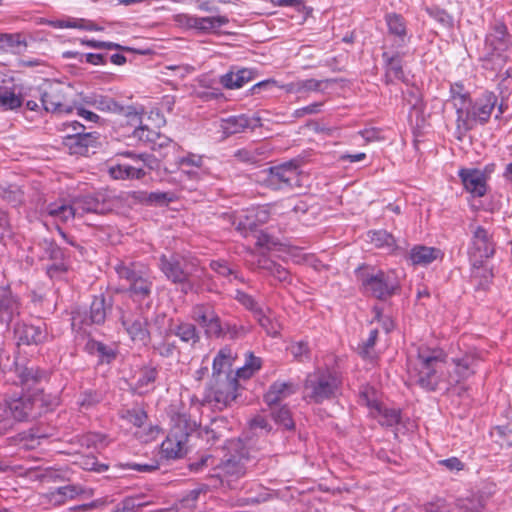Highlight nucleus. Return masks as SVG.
I'll return each instance as SVG.
<instances>
[{
    "label": "nucleus",
    "mask_w": 512,
    "mask_h": 512,
    "mask_svg": "<svg viewBox=\"0 0 512 512\" xmlns=\"http://www.w3.org/2000/svg\"><path fill=\"white\" fill-rule=\"evenodd\" d=\"M479 363L476 353H466L448 363L443 350L420 346L416 358L411 359V373L423 389L448 391L475 374Z\"/></svg>",
    "instance_id": "nucleus-1"
},
{
    "label": "nucleus",
    "mask_w": 512,
    "mask_h": 512,
    "mask_svg": "<svg viewBox=\"0 0 512 512\" xmlns=\"http://www.w3.org/2000/svg\"><path fill=\"white\" fill-rule=\"evenodd\" d=\"M512 46V36L503 23H495L487 33L480 50V61L485 69L500 71L508 60L507 52Z\"/></svg>",
    "instance_id": "nucleus-2"
},
{
    "label": "nucleus",
    "mask_w": 512,
    "mask_h": 512,
    "mask_svg": "<svg viewBox=\"0 0 512 512\" xmlns=\"http://www.w3.org/2000/svg\"><path fill=\"white\" fill-rule=\"evenodd\" d=\"M171 422L170 432L161 444V453L167 459H178L186 455L188 438L197 429L198 424L186 413L173 415Z\"/></svg>",
    "instance_id": "nucleus-3"
},
{
    "label": "nucleus",
    "mask_w": 512,
    "mask_h": 512,
    "mask_svg": "<svg viewBox=\"0 0 512 512\" xmlns=\"http://www.w3.org/2000/svg\"><path fill=\"white\" fill-rule=\"evenodd\" d=\"M340 379L329 369H317L309 373L303 386V398L308 402L321 403L336 396Z\"/></svg>",
    "instance_id": "nucleus-4"
},
{
    "label": "nucleus",
    "mask_w": 512,
    "mask_h": 512,
    "mask_svg": "<svg viewBox=\"0 0 512 512\" xmlns=\"http://www.w3.org/2000/svg\"><path fill=\"white\" fill-rule=\"evenodd\" d=\"M115 271L120 279L128 282V292L134 301H143L150 297L154 277L148 268L120 263Z\"/></svg>",
    "instance_id": "nucleus-5"
},
{
    "label": "nucleus",
    "mask_w": 512,
    "mask_h": 512,
    "mask_svg": "<svg viewBox=\"0 0 512 512\" xmlns=\"http://www.w3.org/2000/svg\"><path fill=\"white\" fill-rule=\"evenodd\" d=\"M236 359V354L231 348L224 347L220 349L213 360V372L212 378L219 379L223 376H234L232 371V365ZM261 367V360L252 354L249 357L243 367L237 368L235 377L239 378H250L257 370Z\"/></svg>",
    "instance_id": "nucleus-6"
},
{
    "label": "nucleus",
    "mask_w": 512,
    "mask_h": 512,
    "mask_svg": "<svg viewBox=\"0 0 512 512\" xmlns=\"http://www.w3.org/2000/svg\"><path fill=\"white\" fill-rule=\"evenodd\" d=\"M37 399L29 395H23L19 398L6 400L0 406V435L11 430L18 421H24L33 416Z\"/></svg>",
    "instance_id": "nucleus-7"
},
{
    "label": "nucleus",
    "mask_w": 512,
    "mask_h": 512,
    "mask_svg": "<svg viewBox=\"0 0 512 512\" xmlns=\"http://www.w3.org/2000/svg\"><path fill=\"white\" fill-rule=\"evenodd\" d=\"M194 263L178 254H163L159 258V269L166 278L175 284L182 285L185 293L192 288L190 276L194 272Z\"/></svg>",
    "instance_id": "nucleus-8"
},
{
    "label": "nucleus",
    "mask_w": 512,
    "mask_h": 512,
    "mask_svg": "<svg viewBox=\"0 0 512 512\" xmlns=\"http://www.w3.org/2000/svg\"><path fill=\"white\" fill-rule=\"evenodd\" d=\"M264 181L273 190H288L300 186L298 161L292 160L270 167Z\"/></svg>",
    "instance_id": "nucleus-9"
},
{
    "label": "nucleus",
    "mask_w": 512,
    "mask_h": 512,
    "mask_svg": "<svg viewBox=\"0 0 512 512\" xmlns=\"http://www.w3.org/2000/svg\"><path fill=\"white\" fill-rule=\"evenodd\" d=\"M121 155L133 158L135 162H142V165L132 166L128 164H115L109 166L108 173L115 180H139L146 175L144 167L151 170L157 167V160L150 154H135L133 152L126 151L121 153Z\"/></svg>",
    "instance_id": "nucleus-10"
},
{
    "label": "nucleus",
    "mask_w": 512,
    "mask_h": 512,
    "mask_svg": "<svg viewBox=\"0 0 512 512\" xmlns=\"http://www.w3.org/2000/svg\"><path fill=\"white\" fill-rule=\"evenodd\" d=\"M84 101L86 104L93 106L99 111L124 116L127 119V122L132 126H137V124L142 123V111L134 106H124L109 96L92 94L86 96Z\"/></svg>",
    "instance_id": "nucleus-11"
},
{
    "label": "nucleus",
    "mask_w": 512,
    "mask_h": 512,
    "mask_svg": "<svg viewBox=\"0 0 512 512\" xmlns=\"http://www.w3.org/2000/svg\"><path fill=\"white\" fill-rule=\"evenodd\" d=\"M359 402L369 409L371 417L382 426H394L400 421V411L383 406L377 399V392L372 387H364L359 394Z\"/></svg>",
    "instance_id": "nucleus-12"
},
{
    "label": "nucleus",
    "mask_w": 512,
    "mask_h": 512,
    "mask_svg": "<svg viewBox=\"0 0 512 512\" xmlns=\"http://www.w3.org/2000/svg\"><path fill=\"white\" fill-rule=\"evenodd\" d=\"M69 88L60 82L46 81L39 87L41 103L46 111L70 113L71 107L66 103Z\"/></svg>",
    "instance_id": "nucleus-13"
},
{
    "label": "nucleus",
    "mask_w": 512,
    "mask_h": 512,
    "mask_svg": "<svg viewBox=\"0 0 512 512\" xmlns=\"http://www.w3.org/2000/svg\"><path fill=\"white\" fill-rule=\"evenodd\" d=\"M362 285L366 292L378 299H386L390 297L399 287V283L394 273H385L383 271L367 275L362 279Z\"/></svg>",
    "instance_id": "nucleus-14"
},
{
    "label": "nucleus",
    "mask_w": 512,
    "mask_h": 512,
    "mask_svg": "<svg viewBox=\"0 0 512 512\" xmlns=\"http://www.w3.org/2000/svg\"><path fill=\"white\" fill-rule=\"evenodd\" d=\"M191 318L205 330V334L209 337H219L224 334L220 318L211 305L197 304L193 306Z\"/></svg>",
    "instance_id": "nucleus-15"
},
{
    "label": "nucleus",
    "mask_w": 512,
    "mask_h": 512,
    "mask_svg": "<svg viewBox=\"0 0 512 512\" xmlns=\"http://www.w3.org/2000/svg\"><path fill=\"white\" fill-rule=\"evenodd\" d=\"M247 457L243 455H232L216 466V476L221 483H226L230 488H235L233 482L237 481L246 474Z\"/></svg>",
    "instance_id": "nucleus-16"
},
{
    "label": "nucleus",
    "mask_w": 512,
    "mask_h": 512,
    "mask_svg": "<svg viewBox=\"0 0 512 512\" xmlns=\"http://www.w3.org/2000/svg\"><path fill=\"white\" fill-rule=\"evenodd\" d=\"M211 395L220 409L227 407L237 398L238 381L235 376H223L213 379Z\"/></svg>",
    "instance_id": "nucleus-17"
},
{
    "label": "nucleus",
    "mask_w": 512,
    "mask_h": 512,
    "mask_svg": "<svg viewBox=\"0 0 512 512\" xmlns=\"http://www.w3.org/2000/svg\"><path fill=\"white\" fill-rule=\"evenodd\" d=\"M75 131L74 134H66L64 136V145L69 149L70 154L84 155L88 152L89 147H93L96 141L95 136L91 133H84V126L73 121L68 125Z\"/></svg>",
    "instance_id": "nucleus-18"
},
{
    "label": "nucleus",
    "mask_w": 512,
    "mask_h": 512,
    "mask_svg": "<svg viewBox=\"0 0 512 512\" xmlns=\"http://www.w3.org/2000/svg\"><path fill=\"white\" fill-rule=\"evenodd\" d=\"M176 22L180 26L208 33L226 25L228 18L226 16L197 17L188 14H179L176 16Z\"/></svg>",
    "instance_id": "nucleus-19"
},
{
    "label": "nucleus",
    "mask_w": 512,
    "mask_h": 512,
    "mask_svg": "<svg viewBox=\"0 0 512 512\" xmlns=\"http://www.w3.org/2000/svg\"><path fill=\"white\" fill-rule=\"evenodd\" d=\"M74 208H76V216L82 217L86 213L106 214L113 209V205L102 195L98 196H82L73 200Z\"/></svg>",
    "instance_id": "nucleus-20"
},
{
    "label": "nucleus",
    "mask_w": 512,
    "mask_h": 512,
    "mask_svg": "<svg viewBox=\"0 0 512 512\" xmlns=\"http://www.w3.org/2000/svg\"><path fill=\"white\" fill-rule=\"evenodd\" d=\"M497 104V96L494 93L486 92L470 108L471 129L474 124H485L491 117L492 111Z\"/></svg>",
    "instance_id": "nucleus-21"
},
{
    "label": "nucleus",
    "mask_w": 512,
    "mask_h": 512,
    "mask_svg": "<svg viewBox=\"0 0 512 512\" xmlns=\"http://www.w3.org/2000/svg\"><path fill=\"white\" fill-rule=\"evenodd\" d=\"M121 321L122 325L133 341L141 342L143 344L147 342L149 339L147 321L142 315L138 313H123L121 316Z\"/></svg>",
    "instance_id": "nucleus-22"
},
{
    "label": "nucleus",
    "mask_w": 512,
    "mask_h": 512,
    "mask_svg": "<svg viewBox=\"0 0 512 512\" xmlns=\"http://www.w3.org/2000/svg\"><path fill=\"white\" fill-rule=\"evenodd\" d=\"M459 177L467 192L473 197H482L487 190L486 176L479 169H461Z\"/></svg>",
    "instance_id": "nucleus-23"
},
{
    "label": "nucleus",
    "mask_w": 512,
    "mask_h": 512,
    "mask_svg": "<svg viewBox=\"0 0 512 512\" xmlns=\"http://www.w3.org/2000/svg\"><path fill=\"white\" fill-rule=\"evenodd\" d=\"M14 334L18 345H39L48 338L45 328L26 323H18L14 328Z\"/></svg>",
    "instance_id": "nucleus-24"
},
{
    "label": "nucleus",
    "mask_w": 512,
    "mask_h": 512,
    "mask_svg": "<svg viewBox=\"0 0 512 512\" xmlns=\"http://www.w3.org/2000/svg\"><path fill=\"white\" fill-rule=\"evenodd\" d=\"M220 129L224 137L241 133L247 128L255 129L260 126V118H248L246 115L230 116L220 120Z\"/></svg>",
    "instance_id": "nucleus-25"
},
{
    "label": "nucleus",
    "mask_w": 512,
    "mask_h": 512,
    "mask_svg": "<svg viewBox=\"0 0 512 512\" xmlns=\"http://www.w3.org/2000/svg\"><path fill=\"white\" fill-rule=\"evenodd\" d=\"M21 304L10 289L0 290V322L9 325L20 314Z\"/></svg>",
    "instance_id": "nucleus-26"
},
{
    "label": "nucleus",
    "mask_w": 512,
    "mask_h": 512,
    "mask_svg": "<svg viewBox=\"0 0 512 512\" xmlns=\"http://www.w3.org/2000/svg\"><path fill=\"white\" fill-rule=\"evenodd\" d=\"M180 169V175L186 176L191 180H199L202 174L204 158L202 155L188 153L185 156L179 157L176 161Z\"/></svg>",
    "instance_id": "nucleus-27"
},
{
    "label": "nucleus",
    "mask_w": 512,
    "mask_h": 512,
    "mask_svg": "<svg viewBox=\"0 0 512 512\" xmlns=\"http://www.w3.org/2000/svg\"><path fill=\"white\" fill-rule=\"evenodd\" d=\"M91 494V490L84 489L80 485L69 484L49 492L46 497L48 502L52 505H61L66 501L75 499L81 495L90 496Z\"/></svg>",
    "instance_id": "nucleus-28"
},
{
    "label": "nucleus",
    "mask_w": 512,
    "mask_h": 512,
    "mask_svg": "<svg viewBox=\"0 0 512 512\" xmlns=\"http://www.w3.org/2000/svg\"><path fill=\"white\" fill-rule=\"evenodd\" d=\"M452 100L457 113V131L459 133H464L471 130V125L469 123L470 108L472 104L469 95L454 96V99Z\"/></svg>",
    "instance_id": "nucleus-29"
},
{
    "label": "nucleus",
    "mask_w": 512,
    "mask_h": 512,
    "mask_svg": "<svg viewBox=\"0 0 512 512\" xmlns=\"http://www.w3.org/2000/svg\"><path fill=\"white\" fill-rule=\"evenodd\" d=\"M297 391V386L292 382L276 381L274 382L264 396L265 402L269 405H275L286 399Z\"/></svg>",
    "instance_id": "nucleus-30"
},
{
    "label": "nucleus",
    "mask_w": 512,
    "mask_h": 512,
    "mask_svg": "<svg viewBox=\"0 0 512 512\" xmlns=\"http://www.w3.org/2000/svg\"><path fill=\"white\" fill-rule=\"evenodd\" d=\"M474 255L479 258H489L494 254V247L490 241V235L483 227L474 230L473 246Z\"/></svg>",
    "instance_id": "nucleus-31"
},
{
    "label": "nucleus",
    "mask_w": 512,
    "mask_h": 512,
    "mask_svg": "<svg viewBox=\"0 0 512 512\" xmlns=\"http://www.w3.org/2000/svg\"><path fill=\"white\" fill-rule=\"evenodd\" d=\"M255 267L267 275L273 276L281 283H290L291 281L290 273L284 267L264 255L257 258Z\"/></svg>",
    "instance_id": "nucleus-32"
},
{
    "label": "nucleus",
    "mask_w": 512,
    "mask_h": 512,
    "mask_svg": "<svg viewBox=\"0 0 512 512\" xmlns=\"http://www.w3.org/2000/svg\"><path fill=\"white\" fill-rule=\"evenodd\" d=\"M442 257V252L438 248L418 245L411 249L409 258L413 265L426 266Z\"/></svg>",
    "instance_id": "nucleus-33"
},
{
    "label": "nucleus",
    "mask_w": 512,
    "mask_h": 512,
    "mask_svg": "<svg viewBox=\"0 0 512 512\" xmlns=\"http://www.w3.org/2000/svg\"><path fill=\"white\" fill-rule=\"evenodd\" d=\"M138 126L134 129V136L141 141L151 142L153 143L152 148L155 150L157 148L161 149L163 147L169 146L172 144L171 139L166 136H162L156 131L150 130L147 126L137 124Z\"/></svg>",
    "instance_id": "nucleus-34"
},
{
    "label": "nucleus",
    "mask_w": 512,
    "mask_h": 512,
    "mask_svg": "<svg viewBox=\"0 0 512 512\" xmlns=\"http://www.w3.org/2000/svg\"><path fill=\"white\" fill-rule=\"evenodd\" d=\"M75 210L74 202L68 204L65 200L49 203L45 208L47 215L61 222H67L76 217Z\"/></svg>",
    "instance_id": "nucleus-35"
},
{
    "label": "nucleus",
    "mask_w": 512,
    "mask_h": 512,
    "mask_svg": "<svg viewBox=\"0 0 512 512\" xmlns=\"http://www.w3.org/2000/svg\"><path fill=\"white\" fill-rule=\"evenodd\" d=\"M231 221V224L235 226L236 230L242 234H246L247 231L253 230L257 227V220L255 215V209L242 211L237 214L226 215Z\"/></svg>",
    "instance_id": "nucleus-36"
},
{
    "label": "nucleus",
    "mask_w": 512,
    "mask_h": 512,
    "mask_svg": "<svg viewBox=\"0 0 512 512\" xmlns=\"http://www.w3.org/2000/svg\"><path fill=\"white\" fill-rule=\"evenodd\" d=\"M253 78V71L249 69H240L237 72H229L223 75L220 83L227 89H238L244 86Z\"/></svg>",
    "instance_id": "nucleus-37"
},
{
    "label": "nucleus",
    "mask_w": 512,
    "mask_h": 512,
    "mask_svg": "<svg viewBox=\"0 0 512 512\" xmlns=\"http://www.w3.org/2000/svg\"><path fill=\"white\" fill-rule=\"evenodd\" d=\"M107 305L103 295L94 297L89 315L82 320L84 324H102L107 316Z\"/></svg>",
    "instance_id": "nucleus-38"
},
{
    "label": "nucleus",
    "mask_w": 512,
    "mask_h": 512,
    "mask_svg": "<svg viewBox=\"0 0 512 512\" xmlns=\"http://www.w3.org/2000/svg\"><path fill=\"white\" fill-rule=\"evenodd\" d=\"M386 22L389 33L397 37V45H405L409 37L407 36L406 25L403 18L397 14H389L386 16Z\"/></svg>",
    "instance_id": "nucleus-39"
},
{
    "label": "nucleus",
    "mask_w": 512,
    "mask_h": 512,
    "mask_svg": "<svg viewBox=\"0 0 512 512\" xmlns=\"http://www.w3.org/2000/svg\"><path fill=\"white\" fill-rule=\"evenodd\" d=\"M367 236L375 247L384 249L389 253L397 248L394 236L385 230L369 231Z\"/></svg>",
    "instance_id": "nucleus-40"
},
{
    "label": "nucleus",
    "mask_w": 512,
    "mask_h": 512,
    "mask_svg": "<svg viewBox=\"0 0 512 512\" xmlns=\"http://www.w3.org/2000/svg\"><path fill=\"white\" fill-rule=\"evenodd\" d=\"M175 336L179 337L181 341L194 346L200 341V334L192 323L180 322L173 328Z\"/></svg>",
    "instance_id": "nucleus-41"
},
{
    "label": "nucleus",
    "mask_w": 512,
    "mask_h": 512,
    "mask_svg": "<svg viewBox=\"0 0 512 512\" xmlns=\"http://www.w3.org/2000/svg\"><path fill=\"white\" fill-rule=\"evenodd\" d=\"M383 59L386 62V83H390L394 79L402 80L404 78V73L399 55L389 56L387 52H384Z\"/></svg>",
    "instance_id": "nucleus-42"
},
{
    "label": "nucleus",
    "mask_w": 512,
    "mask_h": 512,
    "mask_svg": "<svg viewBox=\"0 0 512 512\" xmlns=\"http://www.w3.org/2000/svg\"><path fill=\"white\" fill-rule=\"evenodd\" d=\"M85 349L90 354L97 355L101 362H110L115 357L114 350L111 347H108L98 341L89 340L85 346Z\"/></svg>",
    "instance_id": "nucleus-43"
},
{
    "label": "nucleus",
    "mask_w": 512,
    "mask_h": 512,
    "mask_svg": "<svg viewBox=\"0 0 512 512\" xmlns=\"http://www.w3.org/2000/svg\"><path fill=\"white\" fill-rule=\"evenodd\" d=\"M329 80H316L306 79L300 80L287 85L288 92H302V91H321L323 84H327Z\"/></svg>",
    "instance_id": "nucleus-44"
},
{
    "label": "nucleus",
    "mask_w": 512,
    "mask_h": 512,
    "mask_svg": "<svg viewBox=\"0 0 512 512\" xmlns=\"http://www.w3.org/2000/svg\"><path fill=\"white\" fill-rule=\"evenodd\" d=\"M22 105L20 96L8 88L0 87V109L14 110Z\"/></svg>",
    "instance_id": "nucleus-45"
},
{
    "label": "nucleus",
    "mask_w": 512,
    "mask_h": 512,
    "mask_svg": "<svg viewBox=\"0 0 512 512\" xmlns=\"http://www.w3.org/2000/svg\"><path fill=\"white\" fill-rule=\"evenodd\" d=\"M492 276L491 270L485 265L473 264L471 278L475 282L477 288L485 289Z\"/></svg>",
    "instance_id": "nucleus-46"
},
{
    "label": "nucleus",
    "mask_w": 512,
    "mask_h": 512,
    "mask_svg": "<svg viewBox=\"0 0 512 512\" xmlns=\"http://www.w3.org/2000/svg\"><path fill=\"white\" fill-rule=\"evenodd\" d=\"M157 377V370L153 367H147L140 371L137 379V388L143 391H148L153 387Z\"/></svg>",
    "instance_id": "nucleus-47"
},
{
    "label": "nucleus",
    "mask_w": 512,
    "mask_h": 512,
    "mask_svg": "<svg viewBox=\"0 0 512 512\" xmlns=\"http://www.w3.org/2000/svg\"><path fill=\"white\" fill-rule=\"evenodd\" d=\"M154 351L164 358H175L179 354V349L174 341L168 338L153 345Z\"/></svg>",
    "instance_id": "nucleus-48"
},
{
    "label": "nucleus",
    "mask_w": 512,
    "mask_h": 512,
    "mask_svg": "<svg viewBox=\"0 0 512 512\" xmlns=\"http://www.w3.org/2000/svg\"><path fill=\"white\" fill-rule=\"evenodd\" d=\"M254 317L269 335L276 336L279 333V324L272 321L262 309H255Z\"/></svg>",
    "instance_id": "nucleus-49"
},
{
    "label": "nucleus",
    "mask_w": 512,
    "mask_h": 512,
    "mask_svg": "<svg viewBox=\"0 0 512 512\" xmlns=\"http://www.w3.org/2000/svg\"><path fill=\"white\" fill-rule=\"evenodd\" d=\"M272 417L277 424L282 425L285 429L290 430L294 428L291 412L287 407H280L274 410Z\"/></svg>",
    "instance_id": "nucleus-50"
},
{
    "label": "nucleus",
    "mask_w": 512,
    "mask_h": 512,
    "mask_svg": "<svg viewBox=\"0 0 512 512\" xmlns=\"http://www.w3.org/2000/svg\"><path fill=\"white\" fill-rule=\"evenodd\" d=\"M123 419H125L128 423L134 425L136 430L141 428L144 424H146L147 415L141 409H131L127 410L123 414Z\"/></svg>",
    "instance_id": "nucleus-51"
},
{
    "label": "nucleus",
    "mask_w": 512,
    "mask_h": 512,
    "mask_svg": "<svg viewBox=\"0 0 512 512\" xmlns=\"http://www.w3.org/2000/svg\"><path fill=\"white\" fill-rule=\"evenodd\" d=\"M20 45L26 46V43L20 34L0 33V50H7L8 48Z\"/></svg>",
    "instance_id": "nucleus-52"
},
{
    "label": "nucleus",
    "mask_w": 512,
    "mask_h": 512,
    "mask_svg": "<svg viewBox=\"0 0 512 512\" xmlns=\"http://www.w3.org/2000/svg\"><path fill=\"white\" fill-rule=\"evenodd\" d=\"M55 27L59 28H80L84 30H100L95 24L84 19H72L68 21H58Z\"/></svg>",
    "instance_id": "nucleus-53"
},
{
    "label": "nucleus",
    "mask_w": 512,
    "mask_h": 512,
    "mask_svg": "<svg viewBox=\"0 0 512 512\" xmlns=\"http://www.w3.org/2000/svg\"><path fill=\"white\" fill-rule=\"evenodd\" d=\"M159 433H160V429L158 426H152V425L146 426L144 424L141 428L137 429L134 432V435L140 441L147 443V442H150V441H153L154 439H156L157 436L159 435Z\"/></svg>",
    "instance_id": "nucleus-54"
},
{
    "label": "nucleus",
    "mask_w": 512,
    "mask_h": 512,
    "mask_svg": "<svg viewBox=\"0 0 512 512\" xmlns=\"http://www.w3.org/2000/svg\"><path fill=\"white\" fill-rule=\"evenodd\" d=\"M377 336H378V330H377V328H374L370 331L368 339L366 341H364L361 345H359V347H358L359 353L364 358H373L374 357L373 347L375 345Z\"/></svg>",
    "instance_id": "nucleus-55"
},
{
    "label": "nucleus",
    "mask_w": 512,
    "mask_h": 512,
    "mask_svg": "<svg viewBox=\"0 0 512 512\" xmlns=\"http://www.w3.org/2000/svg\"><path fill=\"white\" fill-rule=\"evenodd\" d=\"M42 374V372L34 367H24L20 371L19 376L21 378V382L29 386L33 383H36L42 377Z\"/></svg>",
    "instance_id": "nucleus-56"
},
{
    "label": "nucleus",
    "mask_w": 512,
    "mask_h": 512,
    "mask_svg": "<svg viewBox=\"0 0 512 512\" xmlns=\"http://www.w3.org/2000/svg\"><path fill=\"white\" fill-rule=\"evenodd\" d=\"M101 399L102 397L99 393L95 391H86L81 395L78 403L82 409L88 410L98 404Z\"/></svg>",
    "instance_id": "nucleus-57"
},
{
    "label": "nucleus",
    "mask_w": 512,
    "mask_h": 512,
    "mask_svg": "<svg viewBox=\"0 0 512 512\" xmlns=\"http://www.w3.org/2000/svg\"><path fill=\"white\" fill-rule=\"evenodd\" d=\"M459 508L467 512H482L483 505L478 498H466L459 501Z\"/></svg>",
    "instance_id": "nucleus-58"
},
{
    "label": "nucleus",
    "mask_w": 512,
    "mask_h": 512,
    "mask_svg": "<svg viewBox=\"0 0 512 512\" xmlns=\"http://www.w3.org/2000/svg\"><path fill=\"white\" fill-rule=\"evenodd\" d=\"M289 351L293 357L299 361H303L304 358L308 357L309 349L307 344L304 342L293 343L289 346Z\"/></svg>",
    "instance_id": "nucleus-59"
},
{
    "label": "nucleus",
    "mask_w": 512,
    "mask_h": 512,
    "mask_svg": "<svg viewBox=\"0 0 512 512\" xmlns=\"http://www.w3.org/2000/svg\"><path fill=\"white\" fill-rule=\"evenodd\" d=\"M235 298L244 305L247 309L251 310L255 315V309H261L255 300L248 294L237 291Z\"/></svg>",
    "instance_id": "nucleus-60"
},
{
    "label": "nucleus",
    "mask_w": 512,
    "mask_h": 512,
    "mask_svg": "<svg viewBox=\"0 0 512 512\" xmlns=\"http://www.w3.org/2000/svg\"><path fill=\"white\" fill-rule=\"evenodd\" d=\"M404 100L412 107L417 108L421 103L420 92L417 88H409L407 92L404 93Z\"/></svg>",
    "instance_id": "nucleus-61"
},
{
    "label": "nucleus",
    "mask_w": 512,
    "mask_h": 512,
    "mask_svg": "<svg viewBox=\"0 0 512 512\" xmlns=\"http://www.w3.org/2000/svg\"><path fill=\"white\" fill-rule=\"evenodd\" d=\"M210 267L214 272L223 277H229L234 274L233 270L224 261H212Z\"/></svg>",
    "instance_id": "nucleus-62"
},
{
    "label": "nucleus",
    "mask_w": 512,
    "mask_h": 512,
    "mask_svg": "<svg viewBox=\"0 0 512 512\" xmlns=\"http://www.w3.org/2000/svg\"><path fill=\"white\" fill-rule=\"evenodd\" d=\"M235 158L242 162L254 163L257 161L258 154L249 149H240L235 152Z\"/></svg>",
    "instance_id": "nucleus-63"
},
{
    "label": "nucleus",
    "mask_w": 512,
    "mask_h": 512,
    "mask_svg": "<svg viewBox=\"0 0 512 512\" xmlns=\"http://www.w3.org/2000/svg\"><path fill=\"white\" fill-rule=\"evenodd\" d=\"M256 244L262 248L272 249L274 246L277 245V241L270 235H268L264 232H260L257 235Z\"/></svg>",
    "instance_id": "nucleus-64"
}]
</instances>
